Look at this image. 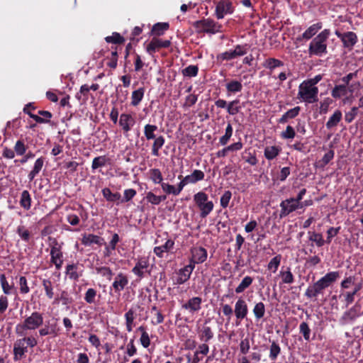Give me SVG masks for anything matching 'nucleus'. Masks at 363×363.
<instances>
[{
  "label": "nucleus",
  "instance_id": "5",
  "mask_svg": "<svg viewBox=\"0 0 363 363\" xmlns=\"http://www.w3.org/2000/svg\"><path fill=\"white\" fill-rule=\"evenodd\" d=\"M194 26L199 33H207L210 34L220 33L222 28L220 24L210 18L197 21L194 23Z\"/></svg>",
  "mask_w": 363,
  "mask_h": 363
},
{
  "label": "nucleus",
  "instance_id": "2",
  "mask_svg": "<svg viewBox=\"0 0 363 363\" xmlns=\"http://www.w3.org/2000/svg\"><path fill=\"white\" fill-rule=\"evenodd\" d=\"M330 35L329 29H325L315 37L309 44L308 54L321 57L327 53V40Z\"/></svg>",
  "mask_w": 363,
  "mask_h": 363
},
{
  "label": "nucleus",
  "instance_id": "54",
  "mask_svg": "<svg viewBox=\"0 0 363 363\" xmlns=\"http://www.w3.org/2000/svg\"><path fill=\"white\" fill-rule=\"evenodd\" d=\"M161 188L162 191L168 195L178 196L179 194V191L177 190V186L169 184L168 183H162Z\"/></svg>",
  "mask_w": 363,
  "mask_h": 363
},
{
  "label": "nucleus",
  "instance_id": "30",
  "mask_svg": "<svg viewBox=\"0 0 363 363\" xmlns=\"http://www.w3.org/2000/svg\"><path fill=\"white\" fill-rule=\"evenodd\" d=\"M77 264H68L66 267V274L70 279L76 281L82 276V273L79 272Z\"/></svg>",
  "mask_w": 363,
  "mask_h": 363
},
{
  "label": "nucleus",
  "instance_id": "44",
  "mask_svg": "<svg viewBox=\"0 0 363 363\" xmlns=\"http://www.w3.org/2000/svg\"><path fill=\"white\" fill-rule=\"evenodd\" d=\"M264 67L270 70L284 65L282 61L275 58H268L264 62Z\"/></svg>",
  "mask_w": 363,
  "mask_h": 363
},
{
  "label": "nucleus",
  "instance_id": "40",
  "mask_svg": "<svg viewBox=\"0 0 363 363\" xmlns=\"http://www.w3.org/2000/svg\"><path fill=\"white\" fill-rule=\"evenodd\" d=\"M253 281V279L250 276L245 277L240 284L235 288V292L237 294H240L243 292L246 289H247Z\"/></svg>",
  "mask_w": 363,
  "mask_h": 363
},
{
  "label": "nucleus",
  "instance_id": "10",
  "mask_svg": "<svg viewBox=\"0 0 363 363\" xmlns=\"http://www.w3.org/2000/svg\"><path fill=\"white\" fill-rule=\"evenodd\" d=\"M192 264H201L204 262L208 257L207 250L202 247H193L191 250Z\"/></svg>",
  "mask_w": 363,
  "mask_h": 363
},
{
  "label": "nucleus",
  "instance_id": "58",
  "mask_svg": "<svg viewBox=\"0 0 363 363\" xmlns=\"http://www.w3.org/2000/svg\"><path fill=\"white\" fill-rule=\"evenodd\" d=\"M199 68L196 65H189L182 70V74L185 77H192L198 74Z\"/></svg>",
  "mask_w": 363,
  "mask_h": 363
},
{
  "label": "nucleus",
  "instance_id": "11",
  "mask_svg": "<svg viewBox=\"0 0 363 363\" xmlns=\"http://www.w3.org/2000/svg\"><path fill=\"white\" fill-rule=\"evenodd\" d=\"M234 313L238 320H242L246 318L248 313V307L243 298H240L235 302Z\"/></svg>",
  "mask_w": 363,
  "mask_h": 363
},
{
  "label": "nucleus",
  "instance_id": "43",
  "mask_svg": "<svg viewBox=\"0 0 363 363\" xmlns=\"http://www.w3.org/2000/svg\"><path fill=\"white\" fill-rule=\"evenodd\" d=\"M279 152L280 150L277 146H267L264 149V157L267 160H272L279 154Z\"/></svg>",
  "mask_w": 363,
  "mask_h": 363
},
{
  "label": "nucleus",
  "instance_id": "61",
  "mask_svg": "<svg viewBox=\"0 0 363 363\" xmlns=\"http://www.w3.org/2000/svg\"><path fill=\"white\" fill-rule=\"evenodd\" d=\"M300 333L303 335L305 340L308 341L311 336V329L306 322H302L299 325Z\"/></svg>",
  "mask_w": 363,
  "mask_h": 363
},
{
  "label": "nucleus",
  "instance_id": "27",
  "mask_svg": "<svg viewBox=\"0 0 363 363\" xmlns=\"http://www.w3.org/2000/svg\"><path fill=\"white\" fill-rule=\"evenodd\" d=\"M323 27L320 22H318L310 26L302 34V38L305 40H309L314 36Z\"/></svg>",
  "mask_w": 363,
  "mask_h": 363
},
{
  "label": "nucleus",
  "instance_id": "62",
  "mask_svg": "<svg viewBox=\"0 0 363 363\" xmlns=\"http://www.w3.org/2000/svg\"><path fill=\"white\" fill-rule=\"evenodd\" d=\"M281 348L279 345L275 342H272L270 345V352H269V357L272 360H275L278 355L280 354Z\"/></svg>",
  "mask_w": 363,
  "mask_h": 363
},
{
  "label": "nucleus",
  "instance_id": "28",
  "mask_svg": "<svg viewBox=\"0 0 363 363\" xmlns=\"http://www.w3.org/2000/svg\"><path fill=\"white\" fill-rule=\"evenodd\" d=\"M28 332H26L24 335H18L22 338L18 339L22 344L26 345L27 347H34L38 345L37 334L28 335Z\"/></svg>",
  "mask_w": 363,
  "mask_h": 363
},
{
  "label": "nucleus",
  "instance_id": "35",
  "mask_svg": "<svg viewBox=\"0 0 363 363\" xmlns=\"http://www.w3.org/2000/svg\"><path fill=\"white\" fill-rule=\"evenodd\" d=\"M42 285L43 286L46 296L49 299L53 298L55 297L53 283L50 279H44L42 281Z\"/></svg>",
  "mask_w": 363,
  "mask_h": 363
},
{
  "label": "nucleus",
  "instance_id": "31",
  "mask_svg": "<svg viewBox=\"0 0 363 363\" xmlns=\"http://www.w3.org/2000/svg\"><path fill=\"white\" fill-rule=\"evenodd\" d=\"M300 107L296 106L291 109L287 111L279 119V123H285L288 121L289 119H292L296 117L300 112Z\"/></svg>",
  "mask_w": 363,
  "mask_h": 363
},
{
  "label": "nucleus",
  "instance_id": "7",
  "mask_svg": "<svg viewBox=\"0 0 363 363\" xmlns=\"http://www.w3.org/2000/svg\"><path fill=\"white\" fill-rule=\"evenodd\" d=\"M248 51L247 45H237L233 50H229L220 55L223 60H231L244 56Z\"/></svg>",
  "mask_w": 363,
  "mask_h": 363
},
{
  "label": "nucleus",
  "instance_id": "17",
  "mask_svg": "<svg viewBox=\"0 0 363 363\" xmlns=\"http://www.w3.org/2000/svg\"><path fill=\"white\" fill-rule=\"evenodd\" d=\"M348 93L352 94V89L351 87L344 84L335 85L331 91V95L335 99H340L343 96H346Z\"/></svg>",
  "mask_w": 363,
  "mask_h": 363
},
{
  "label": "nucleus",
  "instance_id": "23",
  "mask_svg": "<svg viewBox=\"0 0 363 363\" xmlns=\"http://www.w3.org/2000/svg\"><path fill=\"white\" fill-rule=\"evenodd\" d=\"M174 245V242L171 240L168 239L166 240L164 245H162L160 246L155 247L154 248V252L155 255L159 257H163V254L164 252H168L171 250L173 249Z\"/></svg>",
  "mask_w": 363,
  "mask_h": 363
},
{
  "label": "nucleus",
  "instance_id": "45",
  "mask_svg": "<svg viewBox=\"0 0 363 363\" xmlns=\"http://www.w3.org/2000/svg\"><path fill=\"white\" fill-rule=\"evenodd\" d=\"M150 179L154 184H160L162 186L163 177L159 169H151L150 170Z\"/></svg>",
  "mask_w": 363,
  "mask_h": 363
},
{
  "label": "nucleus",
  "instance_id": "49",
  "mask_svg": "<svg viewBox=\"0 0 363 363\" xmlns=\"http://www.w3.org/2000/svg\"><path fill=\"white\" fill-rule=\"evenodd\" d=\"M126 329L128 332H131L133 328V321L135 319V312L133 309H130L125 314Z\"/></svg>",
  "mask_w": 363,
  "mask_h": 363
},
{
  "label": "nucleus",
  "instance_id": "22",
  "mask_svg": "<svg viewBox=\"0 0 363 363\" xmlns=\"http://www.w3.org/2000/svg\"><path fill=\"white\" fill-rule=\"evenodd\" d=\"M28 352L27 346L21 343L18 339L13 345V359L15 361H18L23 358L25 354Z\"/></svg>",
  "mask_w": 363,
  "mask_h": 363
},
{
  "label": "nucleus",
  "instance_id": "13",
  "mask_svg": "<svg viewBox=\"0 0 363 363\" xmlns=\"http://www.w3.org/2000/svg\"><path fill=\"white\" fill-rule=\"evenodd\" d=\"M233 13L232 4L230 1H223L218 3L216 7V15L218 19H222L227 14Z\"/></svg>",
  "mask_w": 363,
  "mask_h": 363
},
{
  "label": "nucleus",
  "instance_id": "14",
  "mask_svg": "<svg viewBox=\"0 0 363 363\" xmlns=\"http://www.w3.org/2000/svg\"><path fill=\"white\" fill-rule=\"evenodd\" d=\"M194 269V264H192V263H190L189 264L180 269L178 272V277L175 284L180 285L187 281L189 279Z\"/></svg>",
  "mask_w": 363,
  "mask_h": 363
},
{
  "label": "nucleus",
  "instance_id": "36",
  "mask_svg": "<svg viewBox=\"0 0 363 363\" xmlns=\"http://www.w3.org/2000/svg\"><path fill=\"white\" fill-rule=\"evenodd\" d=\"M20 204L25 210H29L31 206V197L27 190L22 191L20 199Z\"/></svg>",
  "mask_w": 363,
  "mask_h": 363
},
{
  "label": "nucleus",
  "instance_id": "37",
  "mask_svg": "<svg viewBox=\"0 0 363 363\" xmlns=\"http://www.w3.org/2000/svg\"><path fill=\"white\" fill-rule=\"evenodd\" d=\"M189 180V184H195L204 179V172L199 169H195L191 174L186 176Z\"/></svg>",
  "mask_w": 363,
  "mask_h": 363
},
{
  "label": "nucleus",
  "instance_id": "59",
  "mask_svg": "<svg viewBox=\"0 0 363 363\" xmlns=\"http://www.w3.org/2000/svg\"><path fill=\"white\" fill-rule=\"evenodd\" d=\"M335 152L333 150H329L326 152L323 158L319 161L318 164L320 167H324L326 164H328L334 157Z\"/></svg>",
  "mask_w": 363,
  "mask_h": 363
},
{
  "label": "nucleus",
  "instance_id": "34",
  "mask_svg": "<svg viewBox=\"0 0 363 363\" xmlns=\"http://www.w3.org/2000/svg\"><path fill=\"white\" fill-rule=\"evenodd\" d=\"M225 88L228 93L235 94L242 91V84L240 81L230 80L225 84Z\"/></svg>",
  "mask_w": 363,
  "mask_h": 363
},
{
  "label": "nucleus",
  "instance_id": "3",
  "mask_svg": "<svg viewBox=\"0 0 363 363\" xmlns=\"http://www.w3.org/2000/svg\"><path fill=\"white\" fill-rule=\"evenodd\" d=\"M318 91L317 86H313L304 80L298 86L297 98L301 101L313 104L318 101Z\"/></svg>",
  "mask_w": 363,
  "mask_h": 363
},
{
  "label": "nucleus",
  "instance_id": "63",
  "mask_svg": "<svg viewBox=\"0 0 363 363\" xmlns=\"http://www.w3.org/2000/svg\"><path fill=\"white\" fill-rule=\"evenodd\" d=\"M108 43L120 44L124 42V38L118 33H113L112 35L105 38Z\"/></svg>",
  "mask_w": 363,
  "mask_h": 363
},
{
  "label": "nucleus",
  "instance_id": "52",
  "mask_svg": "<svg viewBox=\"0 0 363 363\" xmlns=\"http://www.w3.org/2000/svg\"><path fill=\"white\" fill-rule=\"evenodd\" d=\"M168 28L169 24L167 23H157L153 26L152 31L156 35H162Z\"/></svg>",
  "mask_w": 363,
  "mask_h": 363
},
{
  "label": "nucleus",
  "instance_id": "4",
  "mask_svg": "<svg viewBox=\"0 0 363 363\" xmlns=\"http://www.w3.org/2000/svg\"><path fill=\"white\" fill-rule=\"evenodd\" d=\"M194 201L200 210L201 218L208 216L214 208L213 201H209L208 195L203 191H199L194 195Z\"/></svg>",
  "mask_w": 363,
  "mask_h": 363
},
{
  "label": "nucleus",
  "instance_id": "50",
  "mask_svg": "<svg viewBox=\"0 0 363 363\" xmlns=\"http://www.w3.org/2000/svg\"><path fill=\"white\" fill-rule=\"evenodd\" d=\"M0 284L2 290L5 294L9 295L11 294L13 289V285H10L6 280V277L4 274H0Z\"/></svg>",
  "mask_w": 363,
  "mask_h": 363
},
{
  "label": "nucleus",
  "instance_id": "46",
  "mask_svg": "<svg viewBox=\"0 0 363 363\" xmlns=\"http://www.w3.org/2000/svg\"><path fill=\"white\" fill-rule=\"evenodd\" d=\"M253 313L257 320L264 317L265 313V306L262 302L257 303L253 308Z\"/></svg>",
  "mask_w": 363,
  "mask_h": 363
},
{
  "label": "nucleus",
  "instance_id": "38",
  "mask_svg": "<svg viewBox=\"0 0 363 363\" xmlns=\"http://www.w3.org/2000/svg\"><path fill=\"white\" fill-rule=\"evenodd\" d=\"M145 90L143 88H139L133 91L131 95V104L134 106H138L144 96Z\"/></svg>",
  "mask_w": 363,
  "mask_h": 363
},
{
  "label": "nucleus",
  "instance_id": "64",
  "mask_svg": "<svg viewBox=\"0 0 363 363\" xmlns=\"http://www.w3.org/2000/svg\"><path fill=\"white\" fill-rule=\"evenodd\" d=\"M232 197V193L230 191H225L220 197V206L225 208L228 206L229 202Z\"/></svg>",
  "mask_w": 363,
  "mask_h": 363
},
{
  "label": "nucleus",
  "instance_id": "24",
  "mask_svg": "<svg viewBox=\"0 0 363 363\" xmlns=\"http://www.w3.org/2000/svg\"><path fill=\"white\" fill-rule=\"evenodd\" d=\"M45 159L43 157L38 158L34 163L32 170L28 174L29 181H33L35 177L40 172L44 166Z\"/></svg>",
  "mask_w": 363,
  "mask_h": 363
},
{
  "label": "nucleus",
  "instance_id": "57",
  "mask_svg": "<svg viewBox=\"0 0 363 363\" xmlns=\"http://www.w3.org/2000/svg\"><path fill=\"white\" fill-rule=\"evenodd\" d=\"M107 159L105 156H99L95 157L91 164V168L93 170L98 169L106 165Z\"/></svg>",
  "mask_w": 363,
  "mask_h": 363
},
{
  "label": "nucleus",
  "instance_id": "25",
  "mask_svg": "<svg viewBox=\"0 0 363 363\" xmlns=\"http://www.w3.org/2000/svg\"><path fill=\"white\" fill-rule=\"evenodd\" d=\"M342 42L345 48L352 49L357 42V35L351 31L344 33Z\"/></svg>",
  "mask_w": 363,
  "mask_h": 363
},
{
  "label": "nucleus",
  "instance_id": "8",
  "mask_svg": "<svg viewBox=\"0 0 363 363\" xmlns=\"http://www.w3.org/2000/svg\"><path fill=\"white\" fill-rule=\"evenodd\" d=\"M149 266V258L147 257H141L137 259L136 264L133 268L132 272L135 276L142 279L144 277L145 273H150V271L148 269Z\"/></svg>",
  "mask_w": 363,
  "mask_h": 363
},
{
  "label": "nucleus",
  "instance_id": "56",
  "mask_svg": "<svg viewBox=\"0 0 363 363\" xmlns=\"http://www.w3.org/2000/svg\"><path fill=\"white\" fill-rule=\"evenodd\" d=\"M309 234V240L312 242H314L318 247H322L325 244V240L323 238V236L320 233H315V232H308Z\"/></svg>",
  "mask_w": 363,
  "mask_h": 363
},
{
  "label": "nucleus",
  "instance_id": "19",
  "mask_svg": "<svg viewBox=\"0 0 363 363\" xmlns=\"http://www.w3.org/2000/svg\"><path fill=\"white\" fill-rule=\"evenodd\" d=\"M58 332L59 328H57V323H52L45 325L44 327L40 328L38 330V334L41 337H44L48 335L56 337L58 335Z\"/></svg>",
  "mask_w": 363,
  "mask_h": 363
},
{
  "label": "nucleus",
  "instance_id": "60",
  "mask_svg": "<svg viewBox=\"0 0 363 363\" xmlns=\"http://www.w3.org/2000/svg\"><path fill=\"white\" fill-rule=\"evenodd\" d=\"M213 337V333L212 332V330L208 326H204L203 327V329L201 330V340H204L205 342H208L210 340H211Z\"/></svg>",
  "mask_w": 363,
  "mask_h": 363
},
{
  "label": "nucleus",
  "instance_id": "20",
  "mask_svg": "<svg viewBox=\"0 0 363 363\" xmlns=\"http://www.w3.org/2000/svg\"><path fill=\"white\" fill-rule=\"evenodd\" d=\"M278 277H280L281 281L279 283V285L282 284H291L294 282V276L291 272L289 267H287L286 269L284 267L279 271L278 274Z\"/></svg>",
  "mask_w": 363,
  "mask_h": 363
},
{
  "label": "nucleus",
  "instance_id": "9",
  "mask_svg": "<svg viewBox=\"0 0 363 363\" xmlns=\"http://www.w3.org/2000/svg\"><path fill=\"white\" fill-rule=\"evenodd\" d=\"M50 261L55 264L57 269H60L63 264V254L61 245L57 242L53 245L50 250Z\"/></svg>",
  "mask_w": 363,
  "mask_h": 363
},
{
  "label": "nucleus",
  "instance_id": "55",
  "mask_svg": "<svg viewBox=\"0 0 363 363\" xmlns=\"http://www.w3.org/2000/svg\"><path fill=\"white\" fill-rule=\"evenodd\" d=\"M96 272L98 274L105 277L108 281H111L113 276V272L109 267H99L96 268Z\"/></svg>",
  "mask_w": 363,
  "mask_h": 363
},
{
  "label": "nucleus",
  "instance_id": "21",
  "mask_svg": "<svg viewBox=\"0 0 363 363\" xmlns=\"http://www.w3.org/2000/svg\"><path fill=\"white\" fill-rule=\"evenodd\" d=\"M128 284V277L123 273H119L115 277L112 286L115 291H121L124 289V288L127 286Z\"/></svg>",
  "mask_w": 363,
  "mask_h": 363
},
{
  "label": "nucleus",
  "instance_id": "16",
  "mask_svg": "<svg viewBox=\"0 0 363 363\" xmlns=\"http://www.w3.org/2000/svg\"><path fill=\"white\" fill-rule=\"evenodd\" d=\"M202 299L200 297H193L186 303L182 305V308L187 310L191 313L198 312L201 308Z\"/></svg>",
  "mask_w": 363,
  "mask_h": 363
},
{
  "label": "nucleus",
  "instance_id": "42",
  "mask_svg": "<svg viewBox=\"0 0 363 363\" xmlns=\"http://www.w3.org/2000/svg\"><path fill=\"white\" fill-rule=\"evenodd\" d=\"M241 106L238 99L233 100L228 102L227 106V112L232 116L236 115L240 112Z\"/></svg>",
  "mask_w": 363,
  "mask_h": 363
},
{
  "label": "nucleus",
  "instance_id": "33",
  "mask_svg": "<svg viewBox=\"0 0 363 363\" xmlns=\"http://www.w3.org/2000/svg\"><path fill=\"white\" fill-rule=\"evenodd\" d=\"M359 315H360V313L359 311L358 307L354 306V307L351 308L347 311H346L343 314L342 318L345 321V323H347V322L354 320L357 317H359Z\"/></svg>",
  "mask_w": 363,
  "mask_h": 363
},
{
  "label": "nucleus",
  "instance_id": "53",
  "mask_svg": "<svg viewBox=\"0 0 363 363\" xmlns=\"http://www.w3.org/2000/svg\"><path fill=\"white\" fill-rule=\"evenodd\" d=\"M233 127L231 124L228 123L225 128L224 135H223L219 140V143L221 145H225L228 143L230 138L233 135Z\"/></svg>",
  "mask_w": 363,
  "mask_h": 363
},
{
  "label": "nucleus",
  "instance_id": "29",
  "mask_svg": "<svg viewBox=\"0 0 363 363\" xmlns=\"http://www.w3.org/2000/svg\"><path fill=\"white\" fill-rule=\"evenodd\" d=\"M324 289L320 284L317 281L313 285L309 286L305 293L308 298L316 297L318 294H321Z\"/></svg>",
  "mask_w": 363,
  "mask_h": 363
},
{
  "label": "nucleus",
  "instance_id": "48",
  "mask_svg": "<svg viewBox=\"0 0 363 363\" xmlns=\"http://www.w3.org/2000/svg\"><path fill=\"white\" fill-rule=\"evenodd\" d=\"M281 255H276L272 259H271V260L268 263L267 269L269 270H271L273 273H275L277 271V269L281 264Z\"/></svg>",
  "mask_w": 363,
  "mask_h": 363
},
{
  "label": "nucleus",
  "instance_id": "15",
  "mask_svg": "<svg viewBox=\"0 0 363 363\" xmlns=\"http://www.w3.org/2000/svg\"><path fill=\"white\" fill-rule=\"evenodd\" d=\"M135 118L130 114L122 113L120 116L119 125L121 126L124 133H128L135 125Z\"/></svg>",
  "mask_w": 363,
  "mask_h": 363
},
{
  "label": "nucleus",
  "instance_id": "51",
  "mask_svg": "<svg viewBox=\"0 0 363 363\" xmlns=\"http://www.w3.org/2000/svg\"><path fill=\"white\" fill-rule=\"evenodd\" d=\"M97 296V291L93 288L87 289L84 294V301L89 304H93L96 302V297Z\"/></svg>",
  "mask_w": 363,
  "mask_h": 363
},
{
  "label": "nucleus",
  "instance_id": "1",
  "mask_svg": "<svg viewBox=\"0 0 363 363\" xmlns=\"http://www.w3.org/2000/svg\"><path fill=\"white\" fill-rule=\"evenodd\" d=\"M43 323V316L39 312H33L24 320L16 325L15 332L17 335H24L26 332L34 331Z\"/></svg>",
  "mask_w": 363,
  "mask_h": 363
},
{
  "label": "nucleus",
  "instance_id": "18",
  "mask_svg": "<svg viewBox=\"0 0 363 363\" xmlns=\"http://www.w3.org/2000/svg\"><path fill=\"white\" fill-rule=\"evenodd\" d=\"M339 277V272H330L327 273L324 277L318 280V281L325 289L330 286L332 284L335 282Z\"/></svg>",
  "mask_w": 363,
  "mask_h": 363
},
{
  "label": "nucleus",
  "instance_id": "39",
  "mask_svg": "<svg viewBox=\"0 0 363 363\" xmlns=\"http://www.w3.org/2000/svg\"><path fill=\"white\" fill-rule=\"evenodd\" d=\"M147 202L150 203L152 205H159L162 201H164L167 199L166 196H157L152 191H149L147 193L145 196Z\"/></svg>",
  "mask_w": 363,
  "mask_h": 363
},
{
  "label": "nucleus",
  "instance_id": "12",
  "mask_svg": "<svg viewBox=\"0 0 363 363\" xmlns=\"http://www.w3.org/2000/svg\"><path fill=\"white\" fill-rule=\"evenodd\" d=\"M170 40H164L162 39L154 38L147 45L146 50L149 54L152 55L158 49L161 48H168L170 45Z\"/></svg>",
  "mask_w": 363,
  "mask_h": 363
},
{
  "label": "nucleus",
  "instance_id": "6",
  "mask_svg": "<svg viewBox=\"0 0 363 363\" xmlns=\"http://www.w3.org/2000/svg\"><path fill=\"white\" fill-rule=\"evenodd\" d=\"M280 217L282 218L288 216L296 209L301 208L303 207V204L301 202H298L295 200L294 198H290L282 201L280 203Z\"/></svg>",
  "mask_w": 363,
  "mask_h": 363
},
{
  "label": "nucleus",
  "instance_id": "41",
  "mask_svg": "<svg viewBox=\"0 0 363 363\" xmlns=\"http://www.w3.org/2000/svg\"><path fill=\"white\" fill-rule=\"evenodd\" d=\"M157 130V126L155 125L147 124L144 127V135L147 140H153L156 138L155 132Z\"/></svg>",
  "mask_w": 363,
  "mask_h": 363
},
{
  "label": "nucleus",
  "instance_id": "26",
  "mask_svg": "<svg viewBox=\"0 0 363 363\" xmlns=\"http://www.w3.org/2000/svg\"><path fill=\"white\" fill-rule=\"evenodd\" d=\"M82 243L86 246L92 244L101 245L103 244V238L94 234H84L82 239Z\"/></svg>",
  "mask_w": 363,
  "mask_h": 363
},
{
  "label": "nucleus",
  "instance_id": "47",
  "mask_svg": "<svg viewBox=\"0 0 363 363\" xmlns=\"http://www.w3.org/2000/svg\"><path fill=\"white\" fill-rule=\"evenodd\" d=\"M102 194L104 197L108 201H116L121 199V194L119 193H112L108 188L102 189Z\"/></svg>",
  "mask_w": 363,
  "mask_h": 363
},
{
  "label": "nucleus",
  "instance_id": "32",
  "mask_svg": "<svg viewBox=\"0 0 363 363\" xmlns=\"http://www.w3.org/2000/svg\"><path fill=\"white\" fill-rule=\"evenodd\" d=\"M342 117V112L340 110H336L327 121L326 128L328 129H331L333 127H335L341 121Z\"/></svg>",
  "mask_w": 363,
  "mask_h": 363
}]
</instances>
